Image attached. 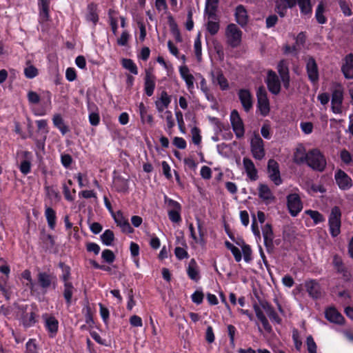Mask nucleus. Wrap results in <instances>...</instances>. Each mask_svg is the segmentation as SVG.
Returning <instances> with one entry per match:
<instances>
[{
	"mask_svg": "<svg viewBox=\"0 0 353 353\" xmlns=\"http://www.w3.org/2000/svg\"><path fill=\"white\" fill-rule=\"evenodd\" d=\"M304 159L307 160V165L314 170L323 172L326 168L325 157L318 148L310 150Z\"/></svg>",
	"mask_w": 353,
	"mask_h": 353,
	"instance_id": "1",
	"label": "nucleus"
},
{
	"mask_svg": "<svg viewBox=\"0 0 353 353\" xmlns=\"http://www.w3.org/2000/svg\"><path fill=\"white\" fill-rule=\"evenodd\" d=\"M330 233L332 237H336L341 233V211L339 207L332 208L328 218Z\"/></svg>",
	"mask_w": 353,
	"mask_h": 353,
	"instance_id": "2",
	"label": "nucleus"
},
{
	"mask_svg": "<svg viewBox=\"0 0 353 353\" xmlns=\"http://www.w3.org/2000/svg\"><path fill=\"white\" fill-rule=\"evenodd\" d=\"M18 308L23 312L21 315V321L23 326L26 327H30L34 326L38 321L37 318L39 317L37 314L38 310L37 305L34 304L32 305L29 312H28V305H20L18 307Z\"/></svg>",
	"mask_w": 353,
	"mask_h": 353,
	"instance_id": "3",
	"label": "nucleus"
},
{
	"mask_svg": "<svg viewBox=\"0 0 353 353\" xmlns=\"http://www.w3.org/2000/svg\"><path fill=\"white\" fill-rule=\"evenodd\" d=\"M242 31L234 23H230L225 29V36L228 44L232 48L238 47L242 39Z\"/></svg>",
	"mask_w": 353,
	"mask_h": 353,
	"instance_id": "4",
	"label": "nucleus"
},
{
	"mask_svg": "<svg viewBox=\"0 0 353 353\" xmlns=\"http://www.w3.org/2000/svg\"><path fill=\"white\" fill-rule=\"evenodd\" d=\"M37 282L39 287L46 291L50 288L56 289L58 283L57 276L48 272H39L37 274Z\"/></svg>",
	"mask_w": 353,
	"mask_h": 353,
	"instance_id": "5",
	"label": "nucleus"
},
{
	"mask_svg": "<svg viewBox=\"0 0 353 353\" xmlns=\"http://www.w3.org/2000/svg\"><path fill=\"white\" fill-rule=\"evenodd\" d=\"M257 108L263 117L267 116L270 110V101L268 97V93L263 85H260L256 90Z\"/></svg>",
	"mask_w": 353,
	"mask_h": 353,
	"instance_id": "6",
	"label": "nucleus"
},
{
	"mask_svg": "<svg viewBox=\"0 0 353 353\" xmlns=\"http://www.w3.org/2000/svg\"><path fill=\"white\" fill-rule=\"evenodd\" d=\"M44 323V327L48 332V336L51 339L54 338L58 332L59 323L58 319L52 314L45 313L42 315Z\"/></svg>",
	"mask_w": 353,
	"mask_h": 353,
	"instance_id": "7",
	"label": "nucleus"
},
{
	"mask_svg": "<svg viewBox=\"0 0 353 353\" xmlns=\"http://www.w3.org/2000/svg\"><path fill=\"white\" fill-rule=\"evenodd\" d=\"M287 207L292 216H296L302 210L303 206L299 195L291 193L287 196Z\"/></svg>",
	"mask_w": 353,
	"mask_h": 353,
	"instance_id": "8",
	"label": "nucleus"
},
{
	"mask_svg": "<svg viewBox=\"0 0 353 353\" xmlns=\"http://www.w3.org/2000/svg\"><path fill=\"white\" fill-rule=\"evenodd\" d=\"M250 148L254 158L261 160L264 157L265 154L264 143L258 133H254L250 142Z\"/></svg>",
	"mask_w": 353,
	"mask_h": 353,
	"instance_id": "9",
	"label": "nucleus"
},
{
	"mask_svg": "<svg viewBox=\"0 0 353 353\" xmlns=\"http://www.w3.org/2000/svg\"><path fill=\"white\" fill-rule=\"evenodd\" d=\"M268 89L272 94L278 95L281 90V80L276 73L272 70L267 72V77L265 80Z\"/></svg>",
	"mask_w": 353,
	"mask_h": 353,
	"instance_id": "10",
	"label": "nucleus"
},
{
	"mask_svg": "<svg viewBox=\"0 0 353 353\" xmlns=\"http://www.w3.org/2000/svg\"><path fill=\"white\" fill-rule=\"evenodd\" d=\"M230 123L237 139L242 138L245 134V127L238 111L233 110L230 116Z\"/></svg>",
	"mask_w": 353,
	"mask_h": 353,
	"instance_id": "11",
	"label": "nucleus"
},
{
	"mask_svg": "<svg viewBox=\"0 0 353 353\" xmlns=\"http://www.w3.org/2000/svg\"><path fill=\"white\" fill-rule=\"evenodd\" d=\"M305 61V69L308 79L311 81L312 83L315 84L318 83L319 80V68L316 61L315 59L312 56L308 57Z\"/></svg>",
	"mask_w": 353,
	"mask_h": 353,
	"instance_id": "12",
	"label": "nucleus"
},
{
	"mask_svg": "<svg viewBox=\"0 0 353 353\" xmlns=\"http://www.w3.org/2000/svg\"><path fill=\"white\" fill-rule=\"evenodd\" d=\"M262 233L264 241V245L266 248V251L271 254L274 252V232L272 230V226L271 223H267L262 228Z\"/></svg>",
	"mask_w": 353,
	"mask_h": 353,
	"instance_id": "13",
	"label": "nucleus"
},
{
	"mask_svg": "<svg viewBox=\"0 0 353 353\" xmlns=\"http://www.w3.org/2000/svg\"><path fill=\"white\" fill-rule=\"evenodd\" d=\"M332 265L336 272L342 275L345 281H350L352 274L348 268L344 265L342 258L337 254H334L332 259Z\"/></svg>",
	"mask_w": 353,
	"mask_h": 353,
	"instance_id": "14",
	"label": "nucleus"
},
{
	"mask_svg": "<svg viewBox=\"0 0 353 353\" xmlns=\"http://www.w3.org/2000/svg\"><path fill=\"white\" fill-rule=\"evenodd\" d=\"M235 21L243 28L249 23V15L246 8L243 5H238L234 10Z\"/></svg>",
	"mask_w": 353,
	"mask_h": 353,
	"instance_id": "15",
	"label": "nucleus"
},
{
	"mask_svg": "<svg viewBox=\"0 0 353 353\" xmlns=\"http://www.w3.org/2000/svg\"><path fill=\"white\" fill-rule=\"evenodd\" d=\"M145 73L144 92L148 97H151L154 93L156 86V77L152 74L150 68L145 69Z\"/></svg>",
	"mask_w": 353,
	"mask_h": 353,
	"instance_id": "16",
	"label": "nucleus"
},
{
	"mask_svg": "<svg viewBox=\"0 0 353 353\" xmlns=\"http://www.w3.org/2000/svg\"><path fill=\"white\" fill-rule=\"evenodd\" d=\"M50 0H38L39 21L46 23L50 21Z\"/></svg>",
	"mask_w": 353,
	"mask_h": 353,
	"instance_id": "17",
	"label": "nucleus"
},
{
	"mask_svg": "<svg viewBox=\"0 0 353 353\" xmlns=\"http://www.w3.org/2000/svg\"><path fill=\"white\" fill-rule=\"evenodd\" d=\"M343 100V93L342 90L336 89L332 94V110L334 114H341L342 112V103Z\"/></svg>",
	"mask_w": 353,
	"mask_h": 353,
	"instance_id": "18",
	"label": "nucleus"
},
{
	"mask_svg": "<svg viewBox=\"0 0 353 353\" xmlns=\"http://www.w3.org/2000/svg\"><path fill=\"white\" fill-rule=\"evenodd\" d=\"M239 99L245 112H249L253 105L251 92L248 89H240L238 92Z\"/></svg>",
	"mask_w": 353,
	"mask_h": 353,
	"instance_id": "19",
	"label": "nucleus"
},
{
	"mask_svg": "<svg viewBox=\"0 0 353 353\" xmlns=\"http://www.w3.org/2000/svg\"><path fill=\"white\" fill-rule=\"evenodd\" d=\"M325 316L330 322L339 325H343L345 321L343 315L334 307L325 310Z\"/></svg>",
	"mask_w": 353,
	"mask_h": 353,
	"instance_id": "20",
	"label": "nucleus"
},
{
	"mask_svg": "<svg viewBox=\"0 0 353 353\" xmlns=\"http://www.w3.org/2000/svg\"><path fill=\"white\" fill-rule=\"evenodd\" d=\"M305 286L310 296L312 299H318L321 297V286L316 280L311 279L306 281Z\"/></svg>",
	"mask_w": 353,
	"mask_h": 353,
	"instance_id": "21",
	"label": "nucleus"
},
{
	"mask_svg": "<svg viewBox=\"0 0 353 353\" xmlns=\"http://www.w3.org/2000/svg\"><path fill=\"white\" fill-rule=\"evenodd\" d=\"M341 71L347 79H353V54L350 53L344 58V63L341 66Z\"/></svg>",
	"mask_w": 353,
	"mask_h": 353,
	"instance_id": "22",
	"label": "nucleus"
},
{
	"mask_svg": "<svg viewBox=\"0 0 353 353\" xmlns=\"http://www.w3.org/2000/svg\"><path fill=\"white\" fill-rule=\"evenodd\" d=\"M262 308L265 311L270 319L274 323L281 324L282 319L278 315L273 306L268 301H263L260 303Z\"/></svg>",
	"mask_w": 353,
	"mask_h": 353,
	"instance_id": "23",
	"label": "nucleus"
},
{
	"mask_svg": "<svg viewBox=\"0 0 353 353\" xmlns=\"http://www.w3.org/2000/svg\"><path fill=\"white\" fill-rule=\"evenodd\" d=\"M169 205L173 207L172 210L168 211V217L173 223H179L181 221V216L180 214L181 205L176 201L170 200Z\"/></svg>",
	"mask_w": 353,
	"mask_h": 353,
	"instance_id": "24",
	"label": "nucleus"
},
{
	"mask_svg": "<svg viewBox=\"0 0 353 353\" xmlns=\"http://www.w3.org/2000/svg\"><path fill=\"white\" fill-rule=\"evenodd\" d=\"M85 19L88 21L92 22L94 26L97 25L99 19L97 4L92 2L88 5Z\"/></svg>",
	"mask_w": 353,
	"mask_h": 353,
	"instance_id": "25",
	"label": "nucleus"
},
{
	"mask_svg": "<svg viewBox=\"0 0 353 353\" xmlns=\"http://www.w3.org/2000/svg\"><path fill=\"white\" fill-rule=\"evenodd\" d=\"M187 274L194 281L197 282L200 279L199 266L194 259H192L189 262Z\"/></svg>",
	"mask_w": 353,
	"mask_h": 353,
	"instance_id": "26",
	"label": "nucleus"
},
{
	"mask_svg": "<svg viewBox=\"0 0 353 353\" xmlns=\"http://www.w3.org/2000/svg\"><path fill=\"white\" fill-rule=\"evenodd\" d=\"M259 196L266 203H270L275 199L270 188L265 184H260L259 187Z\"/></svg>",
	"mask_w": 353,
	"mask_h": 353,
	"instance_id": "27",
	"label": "nucleus"
},
{
	"mask_svg": "<svg viewBox=\"0 0 353 353\" xmlns=\"http://www.w3.org/2000/svg\"><path fill=\"white\" fill-rule=\"evenodd\" d=\"M63 296L68 307L70 306L72 303V296L75 288L72 282L63 283Z\"/></svg>",
	"mask_w": 353,
	"mask_h": 353,
	"instance_id": "28",
	"label": "nucleus"
},
{
	"mask_svg": "<svg viewBox=\"0 0 353 353\" xmlns=\"http://www.w3.org/2000/svg\"><path fill=\"white\" fill-rule=\"evenodd\" d=\"M219 0H206L205 12L208 14L209 18L214 19L216 18V12L218 8Z\"/></svg>",
	"mask_w": 353,
	"mask_h": 353,
	"instance_id": "29",
	"label": "nucleus"
},
{
	"mask_svg": "<svg viewBox=\"0 0 353 353\" xmlns=\"http://www.w3.org/2000/svg\"><path fill=\"white\" fill-rule=\"evenodd\" d=\"M168 22L170 29L171 33L173 34L176 42H181L182 37L180 33V30L179 29L178 25L175 21L172 15L170 14L168 17Z\"/></svg>",
	"mask_w": 353,
	"mask_h": 353,
	"instance_id": "30",
	"label": "nucleus"
},
{
	"mask_svg": "<svg viewBox=\"0 0 353 353\" xmlns=\"http://www.w3.org/2000/svg\"><path fill=\"white\" fill-rule=\"evenodd\" d=\"M52 122L54 126L59 130L62 135H65L70 131L69 127L65 124L61 114H54L52 118Z\"/></svg>",
	"mask_w": 353,
	"mask_h": 353,
	"instance_id": "31",
	"label": "nucleus"
},
{
	"mask_svg": "<svg viewBox=\"0 0 353 353\" xmlns=\"http://www.w3.org/2000/svg\"><path fill=\"white\" fill-rule=\"evenodd\" d=\"M45 216L46 218L48 227L51 230H54L56 226L57 215L56 212L51 207H46Z\"/></svg>",
	"mask_w": 353,
	"mask_h": 353,
	"instance_id": "32",
	"label": "nucleus"
},
{
	"mask_svg": "<svg viewBox=\"0 0 353 353\" xmlns=\"http://www.w3.org/2000/svg\"><path fill=\"white\" fill-rule=\"evenodd\" d=\"M82 313L84 315L85 323L90 327H92L94 324V321L93 318V312L88 301H86L84 304L82 309Z\"/></svg>",
	"mask_w": 353,
	"mask_h": 353,
	"instance_id": "33",
	"label": "nucleus"
},
{
	"mask_svg": "<svg viewBox=\"0 0 353 353\" xmlns=\"http://www.w3.org/2000/svg\"><path fill=\"white\" fill-rule=\"evenodd\" d=\"M58 267L62 271V274L60 276V279L63 282V283L71 282V268L62 261L59 263Z\"/></svg>",
	"mask_w": 353,
	"mask_h": 353,
	"instance_id": "34",
	"label": "nucleus"
},
{
	"mask_svg": "<svg viewBox=\"0 0 353 353\" xmlns=\"http://www.w3.org/2000/svg\"><path fill=\"white\" fill-rule=\"evenodd\" d=\"M139 111L141 121L143 122L146 121L150 125H152L154 121L153 116L148 113V108L143 102H141L139 105Z\"/></svg>",
	"mask_w": 353,
	"mask_h": 353,
	"instance_id": "35",
	"label": "nucleus"
},
{
	"mask_svg": "<svg viewBox=\"0 0 353 353\" xmlns=\"http://www.w3.org/2000/svg\"><path fill=\"white\" fill-rule=\"evenodd\" d=\"M325 10V8L323 2H319L316 9L315 18L317 22L320 24H325L327 23V19L324 15Z\"/></svg>",
	"mask_w": 353,
	"mask_h": 353,
	"instance_id": "36",
	"label": "nucleus"
},
{
	"mask_svg": "<svg viewBox=\"0 0 353 353\" xmlns=\"http://www.w3.org/2000/svg\"><path fill=\"white\" fill-rule=\"evenodd\" d=\"M112 184L118 192H126L128 189V179L112 178Z\"/></svg>",
	"mask_w": 353,
	"mask_h": 353,
	"instance_id": "37",
	"label": "nucleus"
},
{
	"mask_svg": "<svg viewBox=\"0 0 353 353\" xmlns=\"http://www.w3.org/2000/svg\"><path fill=\"white\" fill-rule=\"evenodd\" d=\"M45 190L47 197L51 201L58 202L61 199V195L57 190L53 186H45Z\"/></svg>",
	"mask_w": 353,
	"mask_h": 353,
	"instance_id": "38",
	"label": "nucleus"
},
{
	"mask_svg": "<svg viewBox=\"0 0 353 353\" xmlns=\"http://www.w3.org/2000/svg\"><path fill=\"white\" fill-rule=\"evenodd\" d=\"M276 68L281 79L290 77L288 63L285 60H281L278 63Z\"/></svg>",
	"mask_w": 353,
	"mask_h": 353,
	"instance_id": "39",
	"label": "nucleus"
},
{
	"mask_svg": "<svg viewBox=\"0 0 353 353\" xmlns=\"http://www.w3.org/2000/svg\"><path fill=\"white\" fill-rule=\"evenodd\" d=\"M48 134V131L41 132L39 135L37 134L34 138L37 148L41 151L45 150L46 141Z\"/></svg>",
	"mask_w": 353,
	"mask_h": 353,
	"instance_id": "40",
	"label": "nucleus"
},
{
	"mask_svg": "<svg viewBox=\"0 0 353 353\" xmlns=\"http://www.w3.org/2000/svg\"><path fill=\"white\" fill-rule=\"evenodd\" d=\"M101 240L103 245L107 246L112 245L114 241V234L113 231L110 229L105 230L101 235Z\"/></svg>",
	"mask_w": 353,
	"mask_h": 353,
	"instance_id": "41",
	"label": "nucleus"
},
{
	"mask_svg": "<svg viewBox=\"0 0 353 353\" xmlns=\"http://www.w3.org/2000/svg\"><path fill=\"white\" fill-rule=\"evenodd\" d=\"M269 176H281L279 163L274 159H270L268 162Z\"/></svg>",
	"mask_w": 353,
	"mask_h": 353,
	"instance_id": "42",
	"label": "nucleus"
},
{
	"mask_svg": "<svg viewBox=\"0 0 353 353\" xmlns=\"http://www.w3.org/2000/svg\"><path fill=\"white\" fill-rule=\"evenodd\" d=\"M122 66L129 70L132 74L137 75L138 74V68L133 60L130 59H122L121 60Z\"/></svg>",
	"mask_w": 353,
	"mask_h": 353,
	"instance_id": "43",
	"label": "nucleus"
},
{
	"mask_svg": "<svg viewBox=\"0 0 353 353\" xmlns=\"http://www.w3.org/2000/svg\"><path fill=\"white\" fill-rule=\"evenodd\" d=\"M215 79L221 90H223V91L227 90L229 88L228 81L225 77V76L223 75V73L221 70H219L216 72V76Z\"/></svg>",
	"mask_w": 353,
	"mask_h": 353,
	"instance_id": "44",
	"label": "nucleus"
},
{
	"mask_svg": "<svg viewBox=\"0 0 353 353\" xmlns=\"http://www.w3.org/2000/svg\"><path fill=\"white\" fill-rule=\"evenodd\" d=\"M305 214L310 216L315 225L321 223L325 221L323 215L317 210H306L305 211Z\"/></svg>",
	"mask_w": 353,
	"mask_h": 353,
	"instance_id": "45",
	"label": "nucleus"
},
{
	"mask_svg": "<svg viewBox=\"0 0 353 353\" xmlns=\"http://www.w3.org/2000/svg\"><path fill=\"white\" fill-rule=\"evenodd\" d=\"M243 165L247 172L248 176H256L257 171L252 160L244 158Z\"/></svg>",
	"mask_w": 353,
	"mask_h": 353,
	"instance_id": "46",
	"label": "nucleus"
},
{
	"mask_svg": "<svg viewBox=\"0 0 353 353\" xmlns=\"http://www.w3.org/2000/svg\"><path fill=\"white\" fill-rule=\"evenodd\" d=\"M336 183L343 190H349L353 185L352 178H335Z\"/></svg>",
	"mask_w": 353,
	"mask_h": 353,
	"instance_id": "47",
	"label": "nucleus"
},
{
	"mask_svg": "<svg viewBox=\"0 0 353 353\" xmlns=\"http://www.w3.org/2000/svg\"><path fill=\"white\" fill-rule=\"evenodd\" d=\"M352 6L350 0H343L339 2L341 10L345 17H350L352 15L353 12L352 10Z\"/></svg>",
	"mask_w": 353,
	"mask_h": 353,
	"instance_id": "48",
	"label": "nucleus"
},
{
	"mask_svg": "<svg viewBox=\"0 0 353 353\" xmlns=\"http://www.w3.org/2000/svg\"><path fill=\"white\" fill-rule=\"evenodd\" d=\"M301 14L310 17L312 13V6L311 3V1H303L301 3H297Z\"/></svg>",
	"mask_w": 353,
	"mask_h": 353,
	"instance_id": "49",
	"label": "nucleus"
},
{
	"mask_svg": "<svg viewBox=\"0 0 353 353\" xmlns=\"http://www.w3.org/2000/svg\"><path fill=\"white\" fill-rule=\"evenodd\" d=\"M194 48L196 59L199 62H200L202 59V48L200 34H199L194 39Z\"/></svg>",
	"mask_w": 353,
	"mask_h": 353,
	"instance_id": "50",
	"label": "nucleus"
},
{
	"mask_svg": "<svg viewBox=\"0 0 353 353\" xmlns=\"http://www.w3.org/2000/svg\"><path fill=\"white\" fill-rule=\"evenodd\" d=\"M101 258L104 262L111 264L115 261L116 256L111 250L105 249L101 253Z\"/></svg>",
	"mask_w": 353,
	"mask_h": 353,
	"instance_id": "51",
	"label": "nucleus"
},
{
	"mask_svg": "<svg viewBox=\"0 0 353 353\" xmlns=\"http://www.w3.org/2000/svg\"><path fill=\"white\" fill-rule=\"evenodd\" d=\"M243 245H241L242 252L243 254L244 261L246 263H249L252 260V251L251 247L245 244L243 240H241Z\"/></svg>",
	"mask_w": 353,
	"mask_h": 353,
	"instance_id": "52",
	"label": "nucleus"
},
{
	"mask_svg": "<svg viewBox=\"0 0 353 353\" xmlns=\"http://www.w3.org/2000/svg\"><path fill=\"white\" fill-rule=\"evenodd\" d=\"M39 74L38 69L33 65H28L24 68V75L28 79H33Z\"/></svg>",
	"mask_w": 353,
	"mask_h": 353,
	"instance_id": "53",
	"label": "nucleus"
},
{
	"mask_svg": "<svg viewBox=\"0 0 353 353\" xmlns=\"http://www.w3.org/2000/svg\"><path fill=\"white\" fill-rule=\"evenodd\" d=\"M307 185L309 190L312 193H317V192L324 193L326 191L324 186L320 183L316 184V183H314L310 181V182H307Z\"/></svg>",
	"mask_w": 353,
	"mask_h": 353,
	"instance_id": "54",
	"label": "nucleus"
},
{
	"mask_svg": "<svg viewBox=\"0 0 353 353\" xmlns=\"http://www.w3.org/2000/svg\"><path fill=\"white\" fill-rule=\"evenodd\" d=\"M292 340L294 344V347L296 350L300 351L302 346V341L300 338V334L299 330L296 328H294L292 330Z\"/></svg>",
	"mask_w": 353,
	"mask_h": 353,
	"instance_id": "55",
	"label": "nucleus"
},
{
	"mask_svg": "<svg viewBox=\"0 0 353 353\" xmlns=\"http://www.w3.org/2000/svg\"><path fill=\"white\" fill-rule=\"evenodd\" d=\"M171 96L168 95L166 91L163 90L161 93L160 98L156 101L157 103H161L164 107H168L171 103Z\"/></svg>",
	"mask_w": 353,
	"mask_h": 353,
	"instance_id": "56",
	"label": "nucleus"
},
{
	"mask_svg": "<svg viewBox=\"0 0 353 353\" xmlns=\"http://www.w3.org/2000/svg\"><path fill=\"white\" fill-rule=\"evenodd\" d=\"M192 140L195 145H199L201 143V130L197 127H194L191 130Z\"/></svg>",
	"mask_w": 353,
	"mask_h": 353,
	"instance_id": "57",
	"label": "nucleus"
},
{
	"mask_svg": "<svg viewBox=\"0 0 353 353\" xmlns=\"http://www.w3.org/2000/svg\"><path fill=\"white\" fill-rule=\"evenodd\" d=\"M111 214L115 223L120 227H121L127 221H128L125 218L121 210L117 211L116 213L113 212V214Z\"/></svg>",
	"mask_w": 353,
	"mask_h": 353,
	"instance_id": "58",
	"label": "nucleus"
},
{
	"mask_svg": "<svg viewBox=\"0 0 353 353\" xmlns=\"http://www.w3.org/2000/svg\"><path fill=\"white\" fill-rule=\"evenodd\" d=\"M0 291L1 292L2 294L5 297L6 301H10L13 295V292L11 289V288L6 284H1L0 283Z\"/></svg>",
	"mask_w": 353,
	"mask_h": 353,
	"instance_id": "59",
	"label": "nucleus"
},
{
	"mask_svg": "<svg viewBox=\"0 0 353 353\" xmlns=\"http://www.w3.org/2000/svg\"><path fill=\"white\" fill-rule=\"evenodd\" d=\"M307 156V153H305L301 149L297 148L294 152V159L297 163H307V160H305V157Z\"/></svg>",
	"mask_w": 353,
	"mask_h": 353,
	"instance_id": "60",
	"label": "nucleus"
},
{
	"mask_svg": "<svg viewBox=\"0 0 353 353\" xmlns=\"http://www.w3.org/2000/svg\"><path fill=\"white\" fill-rule=\"evenodd\" d=\"M306 345L309 353H316L317 346L312 335L307 337Z\"/></svg>",
	"mask_w": 353,
	"mask_h": 353,
	"instance_id": "61",
	"label": "nucleus"
},
{
	"mask_svg": "<svg viewBox=\"0 0 353 353\" xmlns=\"http://www.w3.org/2000/svg\"><path fill=\"white\" fill-rule=\"evenodd\" d=\"M340 158L343 163L346 165H350L352 162V157L349 151L346 149H343L340 152Z\"/></svg>",
	"mask_w": 353,
	"mask_h": 353,
	"instance_id": "62",
	"label": "nucleus"
},
{
	"mask_svg": "<svg viewBox=\"0 0 353 353\" xmlns=\"http://www.w3.org/2000/svg\"><path fill=\"white\" fill-rule=\"evenodd\" d=\"M219 23L216 21H209L207 23V30L211 35L216 34L219 30Z\"/></svg>",
	"mask_w": 353,
	"mask_h": 353,
	"instance_id": "63",
	"label": "nucleus"
},
{
	"mask_svg": "<svg viewBox=\"0 0 353 353\" xmlns=\"http://www.w3.org/2000/svg\"><path fill=\"white\" fill-rule=\"evenodd\" d=\"M174 254L179 260H183L189 258V254L187 250L181 247L175 248Z\"/></svg>",
	"mask_w": 353,
	"mask_h": 353,
	"instance_id": "64",
	"label": "nucleus"
}]
</instances>
